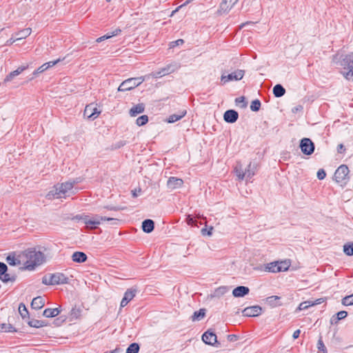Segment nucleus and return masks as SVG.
Masks as SVG:
<instances>
[{
  "instance_id": "obj_34",
  "label": "nucleus",
  "mask_w": 353,
  "mask_h": 353,
  "mask_svg": "<svg viewBox=\"0 0 353 353\" xmlns=\"http://www.w3.org/2000/svg\"><path fill=\"white\" fill-rule=\"evenodd\" d=\"M185 114H186V111L183 110L181 112V113L180 114H172L168 118L167 121L168 123H174V122L180 120L181 119H182L185 115Z\"/></svg>"
},
{
  "instance_id": "obj_40",
  "label": "nucleus",
  "mask_w": 353,
  "mask_h": 353,
  "mask_svg": "<svg viewBox=\"0 0 353 353\" xmlns=\"http://www.w3.org/2000/svg\"><path fill=\"white\" fill-rule=\"evenodd\" d=\"M343 252L347 256L353 255V243H345L343 245Z\"/></svg>"
},
{
  "instance_id": "obj_15",
  "label": "nucleus",
  "mask_w": 353,
  "mask_h": 353,
  "mask_svg": "<svg viewBox=\"0 0 353 353\" xmlns=\"http://www.w3.org/2000/svg\"><path fill=\"white\" fill-rule=\"evenodd\" d=\"M324 301H325L324 298H319L316 300H308L306 301H303L300 303L298 309L299 310H306L311 306L321 304V303H323Z\"/></svg>"
},
{
  "instance_id": "obj_62",
  "label": "nucleus",
  "mask_w": 353,
  "mask_h": 353,
  "mask_svg": "<svg viewBox=\"0 0 353 353\" xmlns=\"http://www.w3.org/2000/svg\"><path fill=\"white\" fill-rule=\"evenodd\" d=\"M132 196H133V197H137V194L136 192V190L132 191Z\"/></svg>"
},
{
  "instance_id": "obj_17",
  "label": "nucleus",
  "mask_w": 353,
  "mask_h": 353,
  "mask_svg": "<svg viewBox=\"0 0 353 353\" xmlns=\"http://www.w3.org/2000/svg\"><path fill=\"white\" fill-rule=\"evenodd\" d=\"M239 118V114L234 110H229L225 112L223 114V119L225 122L232 123L237 121Z\"/></svg>"
},
{
  "instance_id": "obj_16",
  "label": "nucleus",
  "mask_w": 353,
  "mask_h": 353,
  "mask_svg": "<svg viewBox=\"0 0 353 353\" xmlns=\"http://www.w3.org/2000/svg\"><path fill=\"white\" fill-rule=\"evenodd\" d=\"M60 59H57L56 61H49L48 63H46L41 65L37 70H34L32 73V77L30 79V80L33 79L34 77H36L39 74L43 72L47 69H48L50 67L54 66L55 64H57Z\"/></svg>"
},
{
  "instance_id": "obj_52",
  "label": "nucleus",
  "mask_w": 353,
  "mask_h": 353,
  "mask_svg": "<svg viewBox=\"0 0 353 353\" xmlns=\"http://www.w3.org/2000/svg\"><path fill=\"white\" fill-rule=\"evenodd\" d=\"M183 43L184 41L181 39H179L176 41L170 42L169 46L170 48H172L175 46L183 45Z\"/></svg>"
},
{
  "instance_id": "obj_2",
  "label": "nucleus",
  "mask_w": 353,
  "mask_h": 353,
  "mask_svg": "<svg viewBox=\"0 0 353 353\" xmlns=\"http://www.w3.org/2000/svg\"><path fill=\"white\" fill-rule=\"evenodd\" d=\"M78 183L79 181L73 180L62 183H58L55 185L53 187V189L46 194V198L48 199L66 198L67 196L75 193L73 190V188L74 185Z\"/></svg>"
},
{
  "instance_id": "obj_54",
  "label": "nucleus",
  "mask_w": 353,
  "mask_h": 353,
  "mask_svg": "<svg viewBox=\"0 0 353 353\" xmlns=\"http://www.w3.org/2000/svg\"><path fill=\"white\" fill-rule=\"evenodd\" d=\"M289 265L285 262L279 263V272L285 271L288 269Z\"/></svg>"
},
{
  "instance_id": "obj_32",
  "label": "nucleus",
  "mask_w": 353,
  "mask_h": 353,
  "mask_svg": "<svg viewBox=\"0 0 353 353\" xmlns=\"http://www.w3.org/2000/svg\"><path fill=\"white\" fill-rule=\"evenodd\" d=\"M119 32H121V30L119 29V28H117L115 29L113 32H110V33H107L106 34L102 36V37H99L96 41L99 43V42H101L105 39H110L111 37H112L113 36H116L117 35Z\"/></svg>"
},
{
  "instance_id": "obj_13",
  "label": "nucleus",
  "mask_w": 353,
  "mask_h": 353,
  "mask_svg": "<svg viewBox=\"0 0 353 353\" xmlns=\"http://www.w3.org/2000/svg\"><path fill=\"white\" fill-rule=\"evenodd\" d=\"M262 308L259 305L250 306L245 308L242 313L245 316H257L261 314Z\"/></svg>"
},
{
  "instance_id": "obj_10",
  "label": "nucleus",
  "mask_w": 353,
  "mask_h": 353,
  "mask_svg": "<svg viewBox=\"0 0 353 353\" xmlns=\"http://www.w3.org/2000/svg\"><path fill=\"white\" fill-rule=\"evenodd\" d=\"M100 113L101 111L98 110L97 104L90 103L85 106L83 115L89 119L94 120L100 114Z\"/></svg>"
},
{
  "instance_id": "obj_49",
  "label": "nucleus",
  "mask_w": 353,
  "mask_h": 353,
  "mask_svg": "<svg viewBox=\"0 0 353 353\" xmlns=\"http://www.w3.org/2000/svg\"><path fill=\"white\" fill-rule=\"evenodd\" d=\"M235 103L237 105H240L243 108H245L247 106V103L244 97L236 98L235 99Z\"/></svg>"
},
{
  "instance_id": "obj_3",
  "label": "nucleus",
  "mask_w": 353,
  "mask_h": 353,
  "mask_svg": "<svg viewBox=\"0 0 353 353\" xmlns=\"http://www.w3.org/2000/svg\"><path fill=\"white\" fill-rule=\"evenodd\" d=\"M333 62L339 63L344 69H347V72H343V75L346 79L353 76V53L339 57L335 54L332 57Z\"/></svg>"
},
{
  "instance_id": "obj_5",
  "label": "nucleus",
  "mask_w": 353,
  "mask_h": 353,
  "mask_svg": "<svg viewBox=\"0 0 353 353\" xmlns=\"http://www.w3.org/2000/svg\"><path fill=\"white\" fill-rule=\"evenodd\" d=\"M349 168L346 165H340L335 171L334 179L338 183H341V186H345L349 181L348 174Z\"/></svg>"
},
{
  "instance_id": "obj_33",
  "label": "nucleus",
  "mask_w": 353,
  "mask_h": 353,
  "mask_svg": "<svg viewBox=\"0 0 353 353\" xmlns=\"http://www.w3.org/2000/svg\"><path fill=\"white\" fill-rule=\"evenodd\" d=\"M205 315V309H200L198 311H196L194 312L193 315L192 316V321H200L202 319L204 318Z\"/></svg>"
},
{
  "instance_id": "obj_55",
  "label": "nucleus",
  "mask_w": 353,
  "mask_h": 353,
  "mask_svg": "<svg viewBox=\"0 0 353 353\" xmlns=\"http://www.w3.org/2000/svg\"><path fill=\"white\" fill-rule=\"evenodd\" d=\"M7 270V265L4 263L0 262V276L6 273Z\"/></svg>"
},
{
  "instance_id": "obj_1",
  "label": "nucleus",
  "mask_w": 353,
  "mask_h": 353,
  "mask_svg": "<svg viewBox=\"0 0 353 353\" xmlns=\"http://www.w3.org/2000/svg\"><path fill=\"white\" fill-rule=\"evenodd\" d=\"M44 260V254L35 248L28 249L19 254V261H23L24 269L28 270H33L36 266L42 264Z\"/></svg>"
},
{
  "instance_id": "obj_42",
  "label": "nucleus",
  "mask_w": 353,
  "mask_h": 353,
  "mask_svg": "<svg viewBox=\"0 0 353 353\" xmlns=\"http://www.w3.org/2000/svg\"><path fill=\"white\" fill-rule=\"evenodd\" d=\"M139 345L137 343H133L129 345L126 350V353H138Z\"/></svg>"
},
{
  "instance_id": "obj_18",
  "label": "nucleus",
  "mask_w": 353,
  "mask_h": 353,
  "mask_svg": "<svg viewBox=\"0 0 353 353\" xmlns=\"http://www.w3.org/2000/svg\"><path fill=\"white\" fill-rule=\"evenodd\" d=\"M137 290L128 289L124 294V296L121 301V307H125L135 296Z\"/></svg>"
},
{
  "instance_id": "obj_9",
  "label": "nucleus",
  "mask_w": 353,
  "mask_h": 353,
  "mask_svg": "<svg viewBox=\"0 0 353 353\" xmlns=\"http://www.w3.org/2000/svg\"><path fill=\"white\" fill-rule=\"evenodd\" d=\"M177 68L178 67L176 64L170 63L158 71L153 72L150 75L154 78H160L174 72Z\"/></svg>"
},
{
  "instance_id": "obj_24",
  "label": "nucleus",
  "mask_w": 353,
  "mask_h": 353,
  "mask_svg": "<svg viewBox=\"0 0 353 353\" xmlns=\"http://www.w3.org/2000/svg\"><path fill=\"white\" fill-rule=\"evenodd\" d=\"M154 228V222L151 219H145L142 223V229L146 233H150Z\"/></svg>"
},
{
  "instance_id": "obj_43",
  "label": "nucleus",
  "mask_w": 353,
  "mask_h": 353,
  "mask_svg": "<svg viewBox=\"0 0 353 353\" xmlns=\"http://www.w3.org/2000/svg\"><path fill=\"white\" fill-rule=\"evenodd\" d=\"M19 312L23 319H25L28 315V311L23 303H20L19 306Z\"/></svg>"
},
{
  "instance_id": "obj_45",
  "label": "nucleus",
  "mask_w": 353,
  "mask_h": 353,
  "mask_svg": "<svg viewBox=\"0 0 353 353\" xmlns=\"http://www.w3.org/2000/svg\"><path fill=\"white\" fill-rule=\"evenodd\" d=\"M0 279L4 282L7 283L8 281H13L15 280V277L14 276H10V274H8L7 272L3 274L0 276Z\"/></svg>"
},
{
  "instance_id": "obj_23",
  "label": "nucleus",
  "mask_w": 353,
  "mask_h": 353,
  "mask_svg": "<svg viewBox=\"0 0 353 353\" xmlns=\"http://www.w3.org/2000/svg\"><path fill=\"white\" fill-rule=\"evenodd\" d=\"M281 297L279 296H270L265 299V303L272 307L281 305Z\"/></svg>"
},
{
  "instance_id": "obj_25",
  "label": "nucleus",
  "mask_w": 353,
  "mask_h": 353,
  "mask_svg": "<svg viewBox=\"0 0 353 353\" xmlns=\"http://www.w3.org/2000/svg\"><path fill=\"white\" fill-rule=\"evenodd\" d=\"M72 259L76 263H83L87 260V256L84 252H75L72 255Z\"/></svg>"
},
{
  "instance_id": "obj_38",
  "label": "nucleus",
  "mask_w": 353,
  "mask_h": 353,
  "mask_svg": "<svg viewBox=\"0 0 353 353\" xmlns=\"http://www.w3.org/2000/svg\"><path fill=\"white\" fill-rule=\"evenodd\" d=\"M279 262H274V263H270L268 264L266 267V270L268 272H279Z\"/></svg>"
},
{
  "instance_id": "obj_28",
  "label": "nucleus",
  "mask_w": 353,
  "mask_h": 353,
  "mask_svg": "<svg viewBox=\"0 0 353 353\" xmlns=\"http://www.w3.org/2000/svg\"><path fill=\"white\" fill-rule=\"evenodd\" d=\"M145 105L143 103H139L130 110V114L132 117H135L138 114L142 113L144 111Z\"/></svg>"
},
{
  "instance_id": "obj_11",
  "label": "nucleus",
  "mask_w": 353,
  "mask_h": 353,
  "mask_svg": "<svg viewBox=\"0 0 353 353\" xmlns=\"http://www.w3.org/2000/svg\"><path fill=\"white\" fill-rule=\"evenodd\" d=\"M245 74V71L243 70H237L228 75L222 74L221 76V81L223 83H225L228 81H239L243 79Z\"/></svg>"
},
{
  "instance_id": "obj_47",
  "label": "nucleus",
  "mask_w": 353,
  "mask_h": 353,
  "mask_svg": "<svg viewBox=\"0 0 353 353\" xmlns=\"http://www.w3.org/2000/svg\"><path fill=\"white\" fill-rule=\"evenodd\" d=\"M260 108H261V102L259 100L256 99L252 102L251 105H250V109L252 111H254V112L259 111Z\"/></svg>"
},
{
  "instance_id": "obj_59",
  "label": "nucleus",
  "mask_w": 353,
  "mask_h": 353,
  "mask_svg": "<svg viewBox=\"0 0 353 353\" xmlns=\"http://www.w3.org/2000/svg\"><path fill=\"white\" fill-rule=\"evenodd\" d=\"M300 333H301L300 330H296V331H294L293 333V335H292L293 338L294 339H297L299 336Z\"/></svg>"
},
{
  "instance_id": "obj_21",
  "label": "nucleus",
  "mask_w": 353,
  "mask_h": 353,
  "mask_svg": "<svg viewBox=\"0 0 353 353\" xmlns=\"http://www.w3.org/2000/svg\"><path fill=\"white\" fill-rule=\"evenodd\" d=\"M256 170L257 164L250 162L246 170L244 171L245 178H246L247 180L250 179L255 174Z\"/></svg>"
},
{
  "instance_id": "obj_56",
  "label": "nucleus",
  "mask_w": 353,
  "mask_h": 353,
  "mask_svg": "<svg viewBox=\"0 0 353 353\" xmlns=\"http://www.w3.org/2000/svg\"><path fill=\"white\" fill-rule=\"evenodd\" d=\"M212 230H213V227H212V226L209 228L208 230H207L205 228H203L201 230V233L203 235L211 236Z\"/></svg>"
},
{
  "instance_id": "obj_51",
  "label": "nucleus",
  "mask_w": 353,
  "mask_h": 353,
  "mask_svg": "<svg viewBox=\"0 0 353 353\" xmlns=\"http://www.w3.org/2000/svg\"><path fill=\"white\" fill-rule=\"evenodd\" d=\"M186 221L188 225L196 226L197 222L190 215H188L186 218Z\"/></svg>"
},
{
  "instance_id": "obj_19",
  "label": "nucleus",
  "mask_w": 353,
  "mask_h": 353,
  "mask_svg": "<svg viewBox=\"0 0 353 353\" xmlns=\"http://www.w3.org/2000/svg\"><path fill=\"white\" fill-rule=\"evenodd\" d=\"M183 183V181L181 179L170 177L167 182V186L168 188L174 190L181 187Z\"/></svg>"
},
{
  "instance_id": "obj_39",
  "label": "nucleus",
  "mask_w": 353,
  "mask_h": 353,
  "mask_svg": "<svg viewBox=\"0 0 353 353\" xmlns=\"http://www.w3.org/2000/svg\"><path fill=\"white\" fill-rule=\"evenodd\" d=\"M81 310L79 308L74 307L72 309L70 313V317L71 320L77 319L80 317Z\"/></svg>"
},
{
  "instance_id": "obj_14",
  "label": "nucleus",
  "mask_w": 353,
  "mask_h": 353,
  "mask_svg": "<svg viewBox=\"0 0 353 353\" xmlns=\"http://www.w3.org/2000/svg\"><path fill=\"white\" fill-rule=\"evenodd\" d=\"M203 341L210 345H214L215 343H218L216 340V335L212 331H206L202 336Z\"/></svg>"
},
{
  "instance_id": "obj_44",
  "label": "nucleus",
  "mask_w": 353,
  "mask_h": 353,
  "mask_svg": "<svg viewBox=\"0 0 353 353\" xmlns=\"http://www.w3.org/2000/svg\"><path fill=\"white\" fill-rule=\"evenodd\" d=\"M342 304L345 306L353 305V294L351 295L345 296L342 299Z\"/></svg>"
},
{
  "instance_id": "obj_36",
  "label": "nucleus",
  "mask_w": 353,
  "mask_h": 353,
  "mask_svg": "<svg viewBox=\"0 0 353 353\" xmlns=\"http://www.w3.org/2000/svg\"><path fill=\"white\" fill-rule=\"evenodd\" d=\"M336 315V317L333 316L332 318V323H337L339 321L344 319L347 316V312L346 311H340Z\"/></svg>"
},
{
  "instance_id": "obj_53",
  "label": "nucleus",
  "mask_w": 353,
  "mask_h": 353,
  "mask_svg": "<svg viewBox=\"0 0 353 353\" xmlns=\"http://www.w3.org/2000/svg\"><path fill=\"white\" fill-rule=\"evenodd\" d=\"M325 176L326 173L323 169L319 170V171L317 172V177L319 179L322 180L325 179Z\"/></svg>"
},
{
  "instance_id": "obj_27",
  "label": "nucleus",
  "mask_w": 353,
  "mask_h": 353,
  "mask_svg": "<svg viewBox=\"0 0 353 353\" xmlns=\"http://www.w3.org/2000/svg\"><path fill=\"white\" fill-rule=\"evenodd\" d=\"M230 290V288L227 286H221L216 288L213 294H211V297H216L220 298L223 296L225 294L228 292Z\"/></svg>"
},
{
  "instance_id": "obj_46",
  "label": "nucleus",
  "mask_w": 353,
  "mask_h": 353,
  "mask_svg": "<svg viewBox=\"0 0 353 353\" xmlns=\"http://www.w3.org/2000/svg\"><path fill=\"white\" fill-rule=\"evenodd\" d=\"M317 348L319 353H327V349L321 339V337L318 341Z\"/></svg>"
},
{
  "instance_id": "obj_20",
  "label": "nucleus",
  "mask_w": 353,
  "mask_h": 353,
  "mask_svg": "<svg viewBox=\"0 0 353 353\" xmlns=\"http://www.w3.org/2000/svg\"><path fill=\"white\" fill-rule=\"evenodd\" d=\"M28 68V65H21L19 67L17 70L11 72L9 74L6 76L4 79L5 82L11 81L15 77L19 75L21 72L26 70Z\"/></svg>"
},
{
  "instance_id": "obj_4",
  "label": "nucleus",
  "mask_w": 353,
  "mask_h": 353,
  "mask_svg": "<svg viewBox=\"0 0 353 353\" xmlns=\"http://www.w3.org/2000/svg\"><path fill=\"white\" fill-rule=\"evenodd\" d=\"M69 278L64 274L57 272L45 275L42 278V283L44 285H60L69 283Z\"/></svg>"
},
{
  "instance_id": "obj_41",
  "label": "nucleus",
  "mask_w": 353,
  "mask_h": 353,
  "mask_svg": "<svg viewBox=\"0 0 353 353\" xmlns=\"http://www.w3.org/2000/svg\"><path fill=\"white\" fill-rule=\"evenodd\" d=\"M0 330L1 332H14L16 331L15 329L14 328V327L10 323L2 324L0 327Z\"/></svg>"
},
{
  "instance_id": "obj_63",
  "label": "nucleus",
  "mask_w": 353,
  "mask_h": 353,
  "mask_svg": "<svg viewBox=\"0 0 353 353\" xmlns=\"http://www.w3.org/2000/svg\"><path fill=\"white\" fill-rule=\"evenodd\" d=\"M301 109H302V106H301V105H300V106H299V107H296V108H295V110H296V111H297V110H301Z\"/></svg>"
},
{
  "instance_id": "obj_29",
  "label": "nucleus",
  "mask_w": 353,
  "mask_h": 353,
  "mask_svg": "<svg viewBox=\"0 0 353 353\" xmlns=\"http://www.w3.org/2000/svg\"><path fill=\"white\" fill-rule=\"evenodd\" d=\"M60 310L59 308H47L43 311V315L45 317H54L59 315Z\"/></svg>"
},
{
  "instance_id": "obj_64",
  "label": "nucleus",
  "mask_w": 353,
  "mask_h": 353,
  "mask_svg": "<svg viewBox=\"0 0 353 353\" xmlns=\"http://www.w3.org/2000/svg\"><path fill=\"white\" fill-rule=\"evenodd\" d=\"M244 25H245V23H243L242 26H241L239 27V28H240V29H241Z\"/></svg>"
},
{
  "instance_id": "obj_37",
  "label": "nucleus",
  "mask_w": 353,
  "mask_h": 353,
  "mask_svg": "<svg viewBox=\"0 0 353 353\" xmlns=\"http://www.w3.org/2000/svg\"><path fill=\"white\" fill-rule=\"evenodd\" d=\"M28 323L30 326L33 327H37V328L41 327H43L44 325H46V323H44V321L37 320V319L30 320L28 322Z\"/></svg>"
},
{
  "instance_id": "obj_12",
  "label": "nucleus",
  "mask_w": 353,
  "mask_h": 353,
  "mask_svg": "<svg viewBox=\"0 0 353 353\" xmlns=\"http://www.w3.org/2000/svg\"><path fill=\"white\" fill-rule=\"evenodd\" d=\"M239 0H223L218 12L220 14L228 13Z\"/></svg>"
},
{
  "instance_id": "obj_60",
  "label": "nucleus",
  "mask_w": 353,
  "mask_h": 353,
  "mask_svg": "<svg viewBox=\"0 0 353 353\" xmlns=\"http://www.w3.org/2000/svg\"><path fill=\"white\" fill-rule=\"evenodd\" d=\"M343 150H345L344 145L342 143H341L337 147V151L339 153H342Z\"/></svg>"
},
{
  "instance_id": "obj_7",
  "label": "nucleus",
  "mask_w": 353,
  "mask_h": 353,
  "mask_svg": "<svg viewBox=\"0 0 353 353\" xmlns=\"http://www.w3.org/2000/svg\"><path fill=\"white\" fill-rule=\"evenodd\" d=\"M144 80L145 78L143 77L128 79L121 83L118 88V91L124 92L130 90L139 85Z\"/></svg>"
},
{
  "instance_id": "obj_48",
  "label": "nucleus",
  "mask_w": 353,
  "mask_h": 353,
  "mask_svg": "<svg viewBox=\"0 0 353 353\" xmlns=\"http://www.w3.org/2000/svg\"><path fill=\"white\" fill-rule=\"evenodd\" d=\"M148 121V117L147 115H142L137 118V124L139 126L145 125Z\"/></svg>"
},
{
  "instance_id": "obj_22",
  "label": "nucleus",
  "mask_w": 353,
  "mask_h": 353,
  "mask_svg": "<svg viewBox=\"0 0 353 353\" xmlns=\"http://www.w3.org/2000/svg\"><path fill=\"white\" fill-rule=\"evenodd\" d=\"M250 290L248 287L238 286L233 290L232 294L235 297H243L245 295L248 294Z\"/></svg>"
},
{
  "instance_id": "obj_26",
  "label": "nucleus",
  "mask_w": 353,
  "mask_h": 353,
  "mask_svg": "<svg viewBox=\"0 0 353 353\" xmlns=\"http://www.w3.org/2000/svg\"><path fill=\"white\" fill-rule=\"evenodd\" d=\"M44 300L41 296H37L33 299L31 303V307L35 310H39L44 306Z\"/></svg>"
},
{
  "instance_id": "obj_61",
  "label": "nucleus",
  "mask_w": 353,
  "mask_h": 353,
  "mask_svg": "<svg viewBox=\"0 0 353 353\" xmlns=\"http://www.w3.org/2000/svg\"><path fill=\"white\" fill-rule=\"evenodd\" d=\"M248 5H249V1L243 0L242 1V9L244 8V6H248Z\"/></svg>"
},
{
  "instance_id": "obj_50",
  "label": "nucleus",
  "mask_w": 353,
  "mask_h": 353,
  "mask_svg": "<svg viewBox=\"0 0 353 353\" xmlns=\"http://www.w3.org/2000/svg\"><path fill=\"white\" fill-rule=\"evenodd\" d=\"M234 171L239 180H243L245 178V172L242 170L241 168L236 167Z\"/></svg>"
},
{
  "instance_id": "obj_30",
  "label": "nucleus",
  "mask_w": 353,
  "mask_h": 353,
  "mask_svg": "<svg viewBox=\"0 0 353 353\" xmlns=\"http://www.w3.org/2000/svg\"><path fill=\"white\" fill-rule=\"evenodd\" d=\"M273 94L276 97H281L285 94V89L281 84H276L273 88Z\"/></svg>"
},
{
  "instance_id": "obj_35",
  "label": "nucleus",
  "mask_w": 353,
  "mask_h": 353,
  "mask_svg": "<svg viewBox=\"0 0 353 353\" xmlns=\"http://www.w3.org/2000/svg\"><path fill=\"white\" fill-rule=\"evenodd\" d=\"M7 263L10 265H17L23 264V261H19V254L15 258L14 256L9 255L6 258Z\"/></svg>"
},
{
  "instance_id": "obj_57",
  "label": "nucleus",
  "mask_w": 353,
  "mask_h": 353,
  "mask_svg": "<svg viewBox=\"0 0 353 353\" xmlns=\"http://www.w3.org/2000/svg\"><path fill=\"white\" fill-rule=\"evenodd\" d=\"M193 0H187L184 3H183L182 5L179 6L176 10H174V11H172V16L176 12L181 8L189 4L190 2H192Z\"/></svg>"
},
{
  "instance_id": "obj_6",
  "label": "nucleus",
  "mask_w": 353,
  "mask_h": 353,
  "mask_svg": "<svg viewBox=\"0 0 353 353\" xmlns=\"http://www.w3.org/2000/svg\"><path fill=\"white\" fill-rule=\"evenodd\" d=\"M80 219L86 225V227L89 229H95L97 225L101 224V221H114L112 218H108L106 216H101L95 215L92 218H89L88 216L85 215L81 216Z\"/></svg>"
},
{
  "instance_id": "obj_8",
  "label": "nucleus",
  "mask_w": 353,
  "mask_h": 353,
  "mask_svg": "<svg viewBox=\"0 0 353 353\" xmlns=\"http://www.w3.org/2000/svg\"><path fill=\"white\" fill-rule=\"evenodd\" d=\"M299 147L301 152L305 155H310L314 151V144L309 138L302 139Z\"/></svg>"
},
{
  "instance_id": "obj_58",
  "label": "nucleus",
  "mask_w": 353,
  "mask_h": 353,
  "mask_svg": "<svg viewBox=\"0 0 353 353\" xmlns=\"http://www.w3.org/2000/svg\"><path fill=\"white\" fill-rule=\"evenodd\" d=\"M228 339L230 341L234 342L236 341L237 336L234 334H230L228 336Z\"/></svg>"
},
{
  "instance_id": "obj_31",
  "label": "nucleus",
  "mask_w": 353,
  "mask_h": 353,
  "mask_svg": "<svg viewBox=\"0 0 353 353\" xmlns=\"http://www.w3.org/2000/svg\"><path fill=\"white\" fill-rule=\"evenodd\" d=\"M31 33V28H25L21 31H19L15 33V37L17 40H20L22 39H25L28 37Z\"/></svg>"
}]
</instances>
